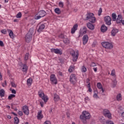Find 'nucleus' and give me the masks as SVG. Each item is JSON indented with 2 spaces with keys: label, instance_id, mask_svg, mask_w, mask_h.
I'll return each instance as SVG.
<instances>
[{
  "label": "nucleus",
  "instance_id": "nucleus-1",
  "mask_svg": "<svg viewBox=\"0 0 124 124\" xmlns=\"http://www.w3.org/2000/svg\"><path fill=\"white\" fill-rule=\"evenodd\" d=\"M79 118L81 122L84 124H87V120L91 119V114L87 111H83L80 115Z\"/></svg>",
  "mask_w": 124,
  "mask_h": 124
},
{
  "label": "nucleus",
  "instance_id": "nucleus-2",
  "mask_svg": "<svg viewBox=\"0 0 124 124\" xmlns=\"http://www.w3.org/2000/svg\"><path fill=\"white\" fill-rule=\"evenodd\" d=\"M70 54L72 57V61L74 62H76L78 58H79V51L78 50H74L71 49L70 51Z\"/></svg>",
  "mask_w": 124,
  "mask_h": 124
},
{
  "label": "nucleus",
  "instance_id": "nucleus-3",
  "mask_svg": "<svg viewBox=\"0 0 124 124\" xmlns=\"http://www.w3.org/2000/svg\"><path fill=\"white\" fill-rule=\"evenodd\" d=\"M34 32V29L31 28L30 29L29 32L27 33L25 36V40L28 43L31 42V39L32 38V36Z\"/></svg>",
  "mask_w": 124,
  "mask_h": 124
},
{
  "label": "nucleus",
  "instance_id": "nucleus-4",
  "mask_svg": "<svg viewBox=\"0 0 124 124\" xmlns=\"http://www.w3.org/2000/svg\"><path fill=\"white\" fill-rule=\"evenodd\" d=\"M38 94L39 96L41 97V98H42L43 100H44L45 103H47L49 98H48V96H47V95L44 94V92H43V90L39 91L38 92Z\"/></svg>",
  "mask_w": 124,
  "mask_h": 124
},
{
  "label": "nucleus",
  "instance_id": "nucleus-5",
  "mask_svg": "<svg viewBox=\"0 0 124 124\" xmlns=\"http://www.w3.org/2000/svg\"><path fill=\"white\" fill-rule=\"evenodd\" d=\"M86 20H89L91 23H95L96 19L95 17L93 16V14L89 13L86 15Z\"/></svg>",
  "mask_w": 124,
  "mask_h": 124
},
{
  "label": "nucleus",
  "instance_id": "nucleus-6",
  "mask_svg": "<svg viewBox=\"0 0 124 124\" xmlns=\"http://www.w3.org/2000/svg\"><path fill=\"white\" fill-rule=\"evenodd\" d=\"M69 81L71 84H73V85L76 84L77 82V77H76V75L72 74L70 76Z\"/></svg>",
  "mask_w": 124,
  "mask_h": 124
},
{
  "label": "nucleus",
  "instance_id": "nucleus-7",
  "mask_svg": "<svg viewBox=\"0 0 124 124\" xmlns=\"http://www.w3.org/2000/svg\"><path fill=\"white\" fill-rule=\"evenodd\" d=\"M50 80L51 81V84L54 85L58 84V79H57V77H56V75L51 74L50 75Z\"/></svg>",
  "mask_w": 124,
  "mask_h": 124
},
{
  "label": "nucleus",
  "instance_id": "nucleus-8",
  "mask_svg": "<svg viewBox=\"0 0 124 124\" xmlns=\"http://www.w3.org/2000/svg\"><path fill=\"white\" fill-rule=\"evenodd\" d=\"M51 53H55V54H58L59 55L62 54V50L58 48H52L51 49Z\"/></svg>",
  "mask_w": 124,
  "mask_h": 124
},
{
  "label": "nucleus",
  "instance_id": "nucleus-9",
  "mask_svg": "<svg viewBox=\"0 0 124 124\" xmlns=\"http://www.w3.org/2000/svg\"><path fill=\"white\" fill-rule=\"evenodd\" d=\"M22 111H23V113H24L25 115H27V116L30 114V110H29L28 106H24L22 108Z\"/></svg>",
  "mask_w": 124,
  "mask_h": 124
},
{
  "label": "nucleus",
  "instance_id": "nucleus-10",
  "mask_svg": "<svg viewBox=\"0 0 124 124\" xmlns=\"http://www.w3.org/2000/svg\"><path fill=\"white\" fill-rule=\"evenodd\" d=\"M78 30V24L76 23L74 25L73 28L71 29V32L72 34L75 33V31Z\"/></svg>",
  "mask_w": 124,
  "mask_h": 124
},
{
  "label": "nucleus",
  "instance_id": "nucleus-11",
  "mask_svg": "<svg viewBox=\"0 0 124 124\" xmlns=\"http://www.w3.org/2000/svg\"><path fill=\"white\" fill-rule=\"evenodd\" d=\"M116 21L117 24H121V23H122L123 21V16L121 15H119L117 16Z\"/></svg>",
  "mask_w": 124,
  "mask_h": 124
},
{
  "label": "nucleus",
  "instance_id": "nucleus-12",
  "mask_svg": "<svg viewBox=\"0 0 124 124\" xmlns=\"http://www.w3.org/2000/svg\"><path fill=\"white\" fill-rule=\"evenodd\" d=\"M97 88L99 89V90H101L100 92L101 93H104V89H103V87H102V84L101 83H97Z\"/></svg>",
  "mask_w": 124,
  "mask_h": 124
},
{
  "label": "nucleus",
  "instance_id": "nucleus-13",
  "mask_svg": "<svg viewBox=\"0 0 124 124\" xmlns=\"http://www.w3.org/2000/svg\"><path fill=\"white\" fill-rule=\"evenodd\" d=\"M89 40V36L88 35H84L83 37V44L84 45H86L88 43V41Z\"/></svg>",
  "mask_w": 124,
  "mask_h": 124
},
{
  "label": "nucleus",
  "instance_id": "nucleus-14",
  "mask_svg": "<svg viewBox=\"0 0 124 124\" xmlns=\"http://www.w3.org/2000/svg\"><path fill=\"white\" fill-rule=\"evenodd\" d=\"M37 119L38 120H42V119H43V114H42V110H39L38 112Z\"/></svg>",
  "mask_w": 124,
  "mask_h": 124
},
{
  "label": "nucleus",
  "instance_id": "nucleus-15",
  "mask_svg": "<svg viewBox=\"0 0 124 124\" xmlns=\"http://www.w3.org/2000/svg\"><path fill=\"white\" fill-rule=\"evenodd\" d=\"M44 29H45V24H40L39 26L38 29L37 30L38 32H41Z\"/></svg>",
  "mask_w": 124,
  "mask_h": 124
},
{
  "label": "nucleus",
  "instance_id": "nucleus-16",
  "mask_svg": "<svg viewBox=\"0 0 124 124\" xmlns=\"http://www.w3.org/2000/svg\"><path fill=\"white\" fill-rule=\"evenodd\" d=\"M118 32H119V30L116 28L113 29L111 32V36H115V35H116Z\"/></svg>",
  "mask_w": 124,
  "mask_h": 124
},
{
  "label": "nucleus",
  "instance_id": "nucleus-17",
  "mask_svg": "<svg viewBox=\"0 0 124 124\" xmlns=\"http://www.w3.org/2000/svg\"><path fill=\"white\" fill-rule=\"evenodd\" d=\"M7 31L9 33V35L10 38H12V39H13V38H14V37H15L14 33H13V31H12V30H11L10 29H8Z\"/></svg>",
  "mask_w": 124,
  "mask_h": 124
},
{
  "label": "nucleus",
  "instance_id": "nucleus-18",
  "mask_svg": "<svg viewBox=\"0 0 124 124\" xmlns=\"http://www.w3.org/2000/svg\"><path fill=\"white\" fill-rule=\"evenodd\" d=\"M85 33H87V27H83L80 31V34L83 35V34H85Z\"/></svg>",
  "mask_w": 124,
  "mask_h": 124
},
{
  "label": "nucleus",
  "instance_id": "nucleus-19",
  "mask_svg": "<svg viewBox=\"0 0 124 124\" xmlns=\"http://www.w3.org/2000/svg\"><path fill=\"white\" fill-rule=\"evenodd\" d=\"M103 114L106 118L109 119V110L108 109H104L103 110Z\"/></svg>",
  "mask_w": 124,
  "mask_h": 124
},
{
  "label": "nucleus",
  "instance_id": "nucleus-20",
  "mask_svg": "<svg viewBox=\"0 0 124 124\" xmlns=\"http://www.w3.org/2000/svg\"><path fill=\"white\" fill-rule=\"evenodd\" d=\"M102 45L104 48L106 49H109V43L107 42H104L102 43Z\"/></svg>",
  "mask_w": 124,
  "mask_h": 124
},
{
  "label": "nucleus",
  "instance_id": "nucleus-21",
  "mask_svg": "<svg viewBox=\"0 0 124 124\" xmlns=\"http://www.w3.org/2000/svg\"><path fill=\"white\" fill-rule=\"evenodd\" d=\"M87 28H88V29L90 30H91V31H93V30H94V26L93 25V24L89 22L87 23Z\"/></svg>",
  "mask_w": 124,
  "mask_h": 124
},
{
  "label": "nucleus",
  "instance_id": "nucleus-22",
  "mask_svg": "<svg viewBox=\"0 0 124 124\" xmlns=\"http://www.w3.org/2000/svg\"><path fill=\"white\" fill-rule=\"evenodd\" d=\"M114 79L112 80L111 87V88H116V86H117V83H118V81L117 80H116V78H114Z\"/></svg>",
  "mask_w": 124,
  "mask_h": 124
},
{
  "label": "nucleus",
  "instance_id": "nucleus-23",
  "mask_svg": "<svg viewBox=\"0 0 124 124\" xmlns=\"http://www.w3.org/2000/svg\"><path fill=\"white\" fill-rule=\"evenodd\" d=\"M38 14L42 17H44V16H45V15H46V12H45V11H43V10L40 11L38 12Z\"/></svg>",
  "mask_w": 124,
  "mask_h": 124
},
{
  "label": "nucleus",
  "instance_id": "nucleus-24",
  "mask_svg": "<svg viewBox=\"0 0 124 124\" xmlns=\"http://www.w3.org/2000/svg\"><path fill=\"white\" fill-rule=\"evenodd\" d=\"M107 27H106L105 25H102L101 27V31L102 32H105L107 31Z\"/></svg>",
  "mask_w": 124,
  "mask_h": 124
},
{
  "label": "nucleus",
  "instance_id": "nucleus-25",
  "mask_svg": "<svg viewBox=\"0 0 124 124\" xmlns=\"http://www.w3.org/2000/svg\"><path fill=\"white\" fill-rule=\"evenodd\" d=\"M110 75L113 77V78H114V79H116L117 75H116V71L115 70V69H113L111 71Z\"/></svg>",
  "mask_w": 124,
  "mask_h": 124
},
{
  "label": "nucleus",
  "instance_id": "nucleus-26",
  "mask_svg": "<svg viewBox=\"0 0 124 124\" xmlns=\"http://www.w3.org/2000/svg\"><path fill=\"white\" fill-rule=\"evenodd\" d=\"M53 99L55 102L59 101L60 100V96L57 94H54Z\"/></svg>",
  "mask_w": 124,
  "mask_h": 124
},
{
  "label": "nucleus",
  "instance_id": "nucleus-27",
  "mask_svg": "<svg viewBox=\"0 0 124 124\" xmlns=\"http://www.w3.org/2000/svg\"><path fill=\"white\" fill-rule=\"evenodd\" d=\"M4 94H5V91H4V90H0V96L1 97H3L4 96Z\"/></svg>",
  "mask_w": 124,
  "mask_h": 124
},
{
  "label": "nucleus",
  "instance_id": "nucleus-28",
  "mask_svg": "<svg viewBox=\"0 0 124 124\" xmlns=\"http://www.w3.org/2000/svg\"><path fill=\"white\" fill-rule=\"evenodd\" d=\"M32 83V79L31 78H28L27 82L28 86H31Z\"/></svg>",
  "mask_w": 124,
  "mask_h": 124
},
{
  "label": "nucleus",
  "instance_id": "nucleus-29",
  "mask_svg": "<svg viewBox=\"0 0 124 124\" xmlns=\"http://www.w3.org/2000/svg\"><path fill=\"white\" fill-rule=\"evenodd\" d=\"M22 71H23V72H27V70H28V66H27V65L26 64H24L22 66Z\"/></svg>",
  "mask_w": 124,
  "mask_h": 124
},
{
  "label": "nucleus",
  "instance_id": "nucleus-30",
  "mask_svg": "<svg viewBox=\"0 0 124 124\" xmlns=\"http://www.w3.org/2000/svg\"><path fill=\"white\" fill-rule=\"evenodd\" d=\"M104 20L106 22V25L109 26V16H106L104 18Z\"/></svg>",
  "mask_w": 124,
  "mask_h": 124
},
{
  "label": "nucleus",
  "instance_id": "nucleus-31",
  "mask_svg": "<svg viewBox=\"0 0 124 124\" xmlns=\"http://www.w3.org/2000/svg\"><path fill=\"white\" fill-rule=\"evenodd\" d=\"M112 20L113 21H116L117 19V15H116V13H112L111 15Z\"/></svg>",
  "mask_w": 124,
  "mask_h": 124
},
{
  "label": "nucleus",
  "instance_id": "nucleus-32",
  "mask_svg": "<svg viewBox=\"0 0 124 124\" xmlns=\"http://www.w3.org/2000/svg\"><path fill=\"white\" fill-rule=\"evenodd\" d=\"M54 11L56 14H61V10L59 8H56L54 10Z\"/></svg>",
  "mask_w": 124,
  "mask_h": 124
},
{
  "label": "nucleus",
  "instance_id": "nucleus-33",
  "mask_svg": "<svg viewBox=\"0 0 124 124\" xmlns=\"http://www.w3.org/2000/svg\"><path fill=\"white\" fill-rule=\"evenodd\" d=\"M63 41L65 44H66V45H68V44L70 43L69 39L68 38L64 39Z\"/></svg>",
  "mask_w": 124,
  "mask_h": 124
},
{
  "label": "nucleus",
  "instance_id": "nucleus-34",
  "mask_svg": "<svg viewBox=\"0 0 124 124\" xmlns=\"http://www.w3.org/2000/svg\"><path fill=\"white\" fill-rule=\"evenodd\" d=\"M75 68V66H70L69 69H68V71L69 72H72V71H74V69Z\"/></svg>",
  "mask_w": 124,
  "mask_h": 124
},
{
  "label": "nucleus",
  "instance_id": "nucleus-35",
  "mask_svg": "<svg viewBox=\"0 0 124 124\" xmlns=\"http://www.w3.org/2000/svg\"><path fill=\"white\" fill-rule=\"evenodd\" d=\"M117 100L118 101H121L122 100V94L121 93H119L116 96Z\"/></svg>",
  "mask_w": 124,
  "mask_h": 124
},
{
  "label": "nucleus",
  "instance_id": "nucleus-36",
  "mask_svg": "<svg viewBox=\"0 0 124 124\" xmlns=\"http://www.w3.org/2000/svg\"><path fill=\"white\" fill-rule=\"evenodd\" d=\"M87 88H88V92L89 93H92L93 92V90L91 88V83H89L87 85Z\"/></svg>",
  "mask_w": 124,
  "mask_h": 124
},
{
  "label": "nucleus",
  "instance_id": "nucleus-37",
  "mask_svg": "<svg viewBox=\"0 0 124 124\" xmlns=\"http://www.w3.org/2000/svg\"><path fill=\"white\" fill-rule=\"evenodd\" d=\"M11 85L13 88H17V84H15V81H11Z\"/></svg>",
  "mask_w": 124,
  "mask_h": 124
},
{
  "label": "nucleus",
  "instance_id": "nucleus-38",
  "mask_svg": "<svg viewBox=\"0 0 124 124\" xmlns=\"http://www.w3.org/2000/svg\"><path fill=\"white\" fill-rule=\"evenodd\" d=\"M81 72H87V68H86L85 66H82L81 67Z\"/></svg>",
  "mask_w": 124,
  "mask_h": 124
},
{
  "label": "nucleus",
  "instance_id": "nucleus-39",
  "mask_svg": "<svg viewBox=\"0 0 124 124\" xmlns=\"http://www.w3.org/2000/svg\"><path fill=\"white\" fill-rule=\"evenodd\" d=\"M22 17V13L19 12L16 15V18H17L18 19H20V18Z\"/></svg>",
  "mask_w": 124,
  "mask_h": 124
},
{
  "label": "nucleus",
  "instance_id": "nucleus-40",
  "mask_svg": "<svg viewBox=\"0 0 124 124\" xmlns=\"http://www.w3.org/2000/svg\"><path fill=\"white\" fill-rule=\"evenodd\" d=\"M114 43L113 42H109V49L111 50V49H113V47L114 46L113 45Z\"/></svg>",
  "mask_w": 124,
  "mask_h": 124
},
{
  "label": "nucleus",
  "instance_id": "nucleus-41",
  "mask_svg": "<svg viewBox=\"0 0 124 124\" xmlns=\"http://www.w3.org/2000/svg\"><path fill=\"white\" fill-rule=\"evenodd\" d=\"M14 120H15V124H19V118H18V117H15L14 118Z\"/></svg>",
  "mask_w": 124,
  "mask_h": 124
},
{
  "label": "nucleus",
  "instance_id": "nucleus-42",
  "mask_svg": "<svg viewBox=\"0 0 124 124\" xmlns=\"http://www.w3.org/2000/svg\"><path fill=\"white\" fill-rule=\"evenodd\" d=\"M16 95L13 94H11L10 95L8 96V99L11 100L12 98H14L15 97Z\"/></svg>",
  "mask_w": 124,
  "mask_h": 124
},
{
  "label": "nucleus",
  "instance_id": "nucleus-43",
  "mask_svg": "<svg viewBox=\"0 0 124 124\" xmlns=\"http://www.w3.org/2000/svg\"><path fill=\"white\" fill-rule=\"evenodd\" d=\"M59 7H61V8H62V7H63V2L60 1L59 2Z\"/></svg>",
  "mask_w": 124,
  "mask_h": 124
},
{
  "label": "nucleus",
  "instance_id": "nucleus-44",
  "mask_svg": "<svg viewBox=\"0 0 124 124\" xmlns=\"http://www.w3.org/2000/svg\"><path fill=\"white\" fill-rule=\"evenodd\" d=\"M1 33H3V34H6L7 33V31H6V29H3L1 30Z\"/></svg>",
  "mask_w": 124,
  "mask_h": 124
},
{
  "label": "nucleus",
  "instance_id": "nucleus-45",
  "mask_svg": "<svg viewBox=\"0 0 124 124\" xmlns=\"http://www.w3.org/2000/svg\"><path fill=\"white\" fill-rule=\"evenodd\" d=\"M29 56H30V54L29 53H27L25 54V61H28V60L29 59Z\"/></svg>",
  "mask_w": 124,
  "mask_h": 124
},
{
  "label": "nucleus",
  "instance_id": "nucleus-46",
  "mask_svg": "<svg viewBox=\"0 0 124 124\" xmlns=\"http://www.w3.org/2000/svg\"><path fill=\"white\" fill-rule=\"evenodd\" d=\"M101 13H102V9L100 8L98 11V16H100V15H101Z\"/></svg>",
  "mask_w": 124,
  "mask_h": 124
},
{
  "label": "nucleus",
  "instance_id": "nucleus-47",
  "mask_svg": "<svg viewBox=\"0 0 124 124\" xmlns=\"http://www.w3.org/2000/svg\"><path fill=\"white\" fill-rule=\"evenodd\" d=\"M7 85V82L6 80H4V82L2 83V87H3V88H4L5 87H6Z\"/></svg>",
  "mask_w": 124,
  "mask_h": 124
},
{
  "label": "nucleus",
  "instance_id": "nucleus-48",
  "mask_svg": "<svg viewBox=\"0 0 124 124\" xmlns=\"http://www.w3.org/2000/svg\"><path fill=\"white\" fill-rule=\"evenodd\" d=\"M34 18L35 20H39V19H41V18H42V17L40 15H38V16H35Z\"/></svg>",
  "mask_w": 124,
  "mask_h": 124
},
{
  "label": "nucleus",
  "instance_id": "nucleus-49",
  "mask_svg": "<svg viewBox=\"0 0 124 124\" xmlns=\"http://www.w3.org/2000/svg\"><path fill=\"white\" fill-rule=\"evenodd\" d=\"M90 66L93 67L94 66H96V64L95 63H94V62H92L90 64Z\"/></svg>",
  "mask_w": 124,
  "mask_h": 124
},
{
  "label": "nucleus",
  "instance_id": "nucleus-50",
  "mask_svg": "<svg viewBox=\"0 0 124 124\" xmlns=\"http://www.w3.org/2000/svg\"><path fill=\"white\" fill-rule=\"evenodd\" d=\"M11 92H12V93H14V94H16V91L14 89H10Z\"/></svg>",
  "mask_w": 124,
  "mask_h": 124
},
{
  "label": "nucleus",
  "instance_id": "nucleus-51",
  "mask_svg": "<svg viewBox=\"0 0 124 124\" xmlns=\"http://www.w3.org/2000/svg\"><path fill=\"white\" fill-rule=\"evenodd\" d=\"M0 46H1V47H3L4 46V45L3 44V42H2V41H0Z\"/></svg>",
  "mask_w": 124,
  "mask_h": 124
},
{
  "label": "nucleus",
  "instance_id": "nucleus-52",
  "mask_svg": "<svg viewBox=\"0 0 124 124\" xmlns=\"http://www.w3.org/2000/svg\"><path fill=\"white\" fill-rule=\"evenodd\" d=\"M93 97L94 98H97V93H94L93 95Z\"/></svg>",
  "mask_w": 124,
  "mask_h": 124
},
{
  "label": "nucleus",
  "instance_id": "nucleus-53",
  "mask_svg": "<svg viewBox=\"0 0 124 124\" xmlns=\"http://www.w3.org/2000/svg\"><path fill=\"white\" fill-rule=\"evenodd\" d=\"M85 102H87V101H90V98H89V97H86L85 98Z\"/></svg>",
  "mask_w": 124,
  "mask_h": 124
},
{
  "label": "nucleus",
  "instance_id": "nucleus-54",
  "mask_svg": "<svg viewBox=\"0 0 124 124\" xmlns=\"http://www.w3.org/2000/svg\"><path fill=\"white\" fill-rule=\"evenodd\" d=\"M18 114L19 116H23V112L21 111H18Z\"/></svg>",
  "mask_w": 124,
  "mask_h": 124
},
{
  "label": "nucleus",
  "instance_id": "nucleus-55",
  "mask_svg": "<svg viewBox=\"0 0 124 124\" xmlns=\"http://www.w3.org/2000/svg\"><path fill=\"white\" fill-rule=\"evenodd\" d=\"M40 104L41 107H43V106H44V102H40Z\"/></svg>",
  "mask_w": 124,
  "mask_h": 124
},
{
  "label": "nucleus",
  "instance_id": "nucleus-56",
  "mask_svg": "<svg viewBox=\"0 0 124 124\" xmlns=\"http://www.w3.org/2000/svg\"><path fill=\"white\" fill-rule=\"evenodd\" d=\"M44 124H51V122L49 121H46L44 123Z\"/></svg>",
  "mask_w": 124,
  "mask_h": 124
},
{
  "label": "nucleus",
  "instance_id": "nucleus-57",
  "mask_svg": "<svg viewBox=\"0 0 124 124\" xmlns=\"http://www.w3.org/2000/svg\"><path fill=\"white\" fill-rule=\"evenodd\" d=\"M93 70H94V72H96L97 71V67H93Z\"/></svg>",
  "mask_w": 124,
  "mask_h": 124
},
{
  "label": "nucleus",
  "instance_id": "nucleus-58",
  "mask_svg": "<svg viewBox=\"0 0 124 124\" xmlns=\"http://www.w3.org/2000/svg\"><path fill=\"white\" fill-rule=\"evenodd\" d=\"M112 119V114H111L110 112L109 113V119L111 120Z\"/></svg>",
  "mask_w": 124,
  "mask_h": 124
},
{
  "label": "nucleus",
  "instance_id": "nucleus-59",
  "mask_svg": "<svg viewBox=\"0 0 124 124\" xmlns=\"http://www.w3.org/2000/svg\"><path fill=\"white\" fill-rule=\"evenodd\" d=\"M2 80V76L1 75V73L0 72V81Z\"/></svg>",
  "mask_w": 124,
  "mask_h": 124
},
{
  "label": "nucleus",
  "instance_id": "nucleus-60",
  "mask_svg": "<svg viewBox=\"0 0 124 124\" xmlns=\"http://www.w3.org/2000/svg\"><path fill=\"white\" fill-rule=\"evenodd\" d=\"M86 83L87 84H89V83H90V79L89 78H87L86 80Z\"/></svg>",
  "mask_w": 124,
  "mask_h": 124
},
{
  "label": "nucleus",
  "instance_id": "nucleus-61",
  "mask_svg": "<svg viewBox=\"0 0 124 124\" xmlns=\"http://www.w3.org/2000/svg\"><path fill=\"white\" fill-rule=\"evenodd\" d=\"M111 17H109V26H110V25H111Z\"/></svg>",
  "mask_w": 124,
  "mask_h": 124
},
{
  "label": "nucleus",
  "instance_id": "nucleus-62",
  "mask_svg": "<svg viewBox=\"0 0 124 124\" xmlns=\"http://www.w3.org/2000/svg\"><path fill=\"white\" fill-rule=\"evenodd\" d=\"M59 37L61 38H63V34H61L60 35H59Z\"/></svg>",
  "mask_w": 124,
  "mask_h": 124
},
{
  "label": "nucleus",
  "instance_id": "nucleus-63",
  "mask_svg": "<svg viewBox=\"0 0 124 124\" xmlns=\"http://www.w3.org/2000/svg\"><path fill=\"white\" fill-rule=\"evenodd\" d=\"M121 116L123 119H124V112L122 113Z\"/></svg>",
  "mask_w": 124,
  "mask_h": 124
},
{
  "label": "nucleus",
  "instance_id": "nucleus-64",
  "mask_svg": "<svg viewBox=\"0 0 124 124\" xmlns=\"http://www.w3.org/2000/svg\"><path fill=\"white\" fill-rule=\"evenodd\" d=\"M109 124H114V122H113V121H109Z\"/></svg>",
  "mask_w": 124,
  "mask_h": 124
}]
</instances>
